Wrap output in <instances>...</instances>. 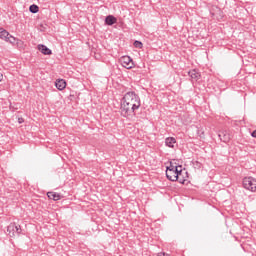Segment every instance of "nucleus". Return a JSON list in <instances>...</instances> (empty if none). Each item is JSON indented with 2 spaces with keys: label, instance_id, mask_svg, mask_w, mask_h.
<instances>
[{
  "label": "nucleus",
  "instance_id": "obj_1",
  "mask_svg": "<svg viewBox=\"0 0 256 256\" xmlns=\"http://www.w3.org/2000/svg\"><path fill=\"white\" fill-rule=\"evenodd\" d=\"M141 107V98L135 92L126 93L120 105V113L122 117H133L135 112Z\"/></svg>",
  "mask_w": 256,
  "mask_h": 256
},
{
  "label": "nucleus",
  "instance_id": "obj_2",
  "mask_svg": "<svg viewBox=\"0 0 256 256\" xmlns=\"http://www.w3.org/2000/svg\"><path fill=\"white\" fill-rule=\"evenodd\" d=\"M181 171V166L175 165V163L170 162L166 167V177L169 181H177V175Z\"/></svg>",
  "mask_w": 256,
  "mask_h": 256
},
{
  "label": "nucleus",
  "instance_id": "obj_3",
  "mask_svg": "<svg viewBox=\"0 0 256 256\" xmlns=\"http://www.w3.org/2000/svg\"><path fill=\"white\" fill-rule=\"evenodd\" d=\"M242 187L246 189V191H250L251 193H256V178L252 176L243 178Z\"/></svg>",
  "mask_w": 256,
  "mask_h": 256
},
{
  "label": "nucleus",
  "instance_id": "obj_4",
  "mask_svg": "<svg viewBox=\"0 0 256 256\" xmlns=\"http://www.w3.org/2000/svg\"><path fill=\"white\" fill-rule=\"evenodd\" d=\"M119 63L124 67V69H135V62L131 56L120 57Z\"/></svg>",
  "mask_w": 256,
  "mask_h": 256
},
{
  "label": "nucleus",
  "instance_id": "obj_5",
  "mask_svg": "<svg viewBox=\"0 0 256 256\" xmlns=\"http://www.w3.org/2000/svg\"><path fill=\"white\" fill-rule=\"evenodd\" d=\"M7 231H8V235L10 237H17V235H21V225L13 222V223H10L8 228H7Z\"/></svg>",
  "mask_w": 256,
  "mask_h": 256
},
{
  "label": "nucleus",
  "instance_id": "obj_6",
  "mask_svg": "<svg viewBox=\"0 0 256 256\" xmlns=\"http://www.w3.org/2000/svg\"><path fill=\"white\" fill-rule=\"evenodd\" d=\"M189 179V175L187 174V170L183 169L182 166H180V171H178V174L176 176V181L179 183H185Z\"/></svg>",
  "mask_w": 256,
  "mask_h": 256
},
{
  "label": "nucleus",
  "instance_id": "obj_7",
  "mask_svg": "<svg viewBox=\"0 0 256 256\" xmlns=\"http://www.w3.org/2000/svg\"><path fill=\"white\" fill-rule=\"evenodd\" d=\"M55 87L56 89H58V91H65V89L67 88V81H65L64 79H57L55 81Z\"/></svg>",
  "mask_w": 256,
  "mask_h": 256
},
{
  "label": "nucleus",
  "instance_id": "obj_8",
  "mask_svg": "<svg viewBox=\"0 0 256 256\" xmlns=\"http://www.w3.org/2000/svg\"><path fill=\"white\" fill-rule=\"evenodd\" d=\"M220 141H223V143H229V141H231V133L227 132V131H222L219 135H218Z\"/></svg>",
  "mask_w": 256,
  "mask_h": 256
},
{
  "label": "nucleus",
  "instance_id": "obj_9",
  "mask_svg": "<svg viewBox=\"0 0 256 256\" xmlns=\"http://www.w3.org/2000/svg\"><path fill=\"white\" fill-rule=\"evenodd\" d=\"M37 49L42 53V55H53V51L43 44H39Z\"/></svg>",
  "mask_w": 256,
  "mask_h": 256
},
{
  "label": "nucleus",
  "instance_id": "obj_10",
  "mask_svg": "<svg viewBox=\"0 0 256 256\" xmlns=\"http://www.w3.org/2000/svg\"><path fill=\"white\" fill-rule=\"evenodd\" d=\"M189 77H191V79H194L195 81H199V79H201V72H199L196 69L190 70L188 72Z\"/></svg>",
  "mask_w": 256,
  "mask_h": 256
},
{
  "label": "nucleus",
  "instance_id": "obj_11",
  "mask_svg": "<svg viewBox=\"0 0 256 256\" xmlns=\"http://www.w3.org/2000/svg\"><path fill=\"white\" fill-rule=\"evenodd\" d=\"M166 147H170V149L175 148V145H177V140L173 137H168L165 140Z\"/></svg>",
  "mask_w": 256,
  "mask_h": 256
},
{
  "label": "nucleus",
  "instance_id": "obj_12",
  "mask_svg": "<svg viewBox=\"0 0 256 256\" xmlns=\"http://www.w3.org/2000/svg\"><path fill=\"white\" fill-rule=\"evenodd\" d=\"M47 197L52 199V201H59L61 199V194L57 192H48Z\"/></svg>",
  "mask_w": 256,
  "mask_h": 256
},
{
  "label": "nucleus",
  "instance_id": "obj_13",
  "mask_svg": "<svg viewBox=\"0 0 256 256\" xmlns=\"http://www.w3.org/2000/svg\"><path fill=\"white\" fill-rule=\"evenodd\" d=\"M14 47H17V49L25 50L27 45L25 44V41L17 38L16 44H14Z\"/></svg>",
  "mask_w": 256,
  "mask_h": 256
},
{
  "label": "nucleus",
  "instance_id": "obj_14",
  "mask_svg": "<svg viewBox=\"0 0 256 256\" xmlns=\"http://www.w3.org/2000/svg\"><path fill=\"white\" fill-rule=\"evenodd\" d=\"M106 25H115L117 23V18L113 15H109L105 19Z\"/></svg>",
  "mask_w": 256,
  "mask_h": 256
},
{
  "label": "nucleus",
  "instance_id": "obj_15",
  "mask_svg": "<svg viewBox=\"0 0 256 256\" xmlns=\"http://www.w3.org/2000/svg\"><path fill=\"white\" fill-rule=\"evenodd\" d=\"M11 34L9 33V31L5 30L4 28L1 29V32H0V39H2L3 41H7L8 37L10 36Z\"/></svg>",
  "mask_w": 256,
  "mask_h": 256
},
{
  "label": "nucleus",
  "instance_id": "obj_16",
  "mask_svg": "<svg viewBox=\"0 0 256 256\" xmlns=\"http://www.w3.org/2000/svg\"><path fill=\"white\" fill-rule=\"evenodd\" d=\"M17 39V37L10 34L6 40V43H10V45L15 46V44L17 43Z\"/></svg>",
  "mask_w": 256,
  "mask_h": 256
},
{
  "label": "nucleus",
  "instance_id": "obj_17",
  "mask_svg": "<svg viewBox=\"0 0 256 256\" xmlns=\"http://www.w3.org/2000/svg\"><path fill=\"white\" fill-rule=\"evenodd\" d=\"M29 11L30 13H39V6H37L36 4H32L29 7Z\"/></svg>",
  "mask_w": 256,
  "mask_h": 256
},
{
  "label": "nucleus",
  "instance_id": "obj_18",
  "mask_svg": "<svg viewBox=\"0 0 256 256\" xmlns=\"http://www.w3.org/2000/svg\"><path fill=\"white\" fill-rule=\"evenodd\" d=\"M197 135H198V137H201V139H205V129L204 128H198Z\"/></svg>",
  "mask_w": 256,
  "mask_h": 256
},
{
  "label": "nucleus",
  "instance_id": "obj_19",
  "mask_svg": "<svg viewBox=\"0 0 256 256\" xmlns=\"http://www.w3.org/2000/svg\"><path fill=\"white\" fill-rule=\"evenodd\" d=\"M134 47H136L137 49H143V43L141 41H135L134 42Z\"/></svg>",
  "mask_w": 256,
  "mask_h": 256
},
{
  "label": "nucleus",
  "instance_id": "obj_20",
  "mask_svg": "<svg viewBox=\"0 0 256 256\" xmlns=\"http://www.w3.org/2000/svg\"><path fill=\"white\" fill-rule=\"evenodd\" d=\"M251 135L256 139V130H254Z\"/></svg>",
  "mask_w": 256,
  "mask_h": 256
},
{
  "label": "nucleus",
  "instance_id": "obj_21",
  "mask_svg": "<svg viewBox=\"0 0 256 256\" xmlns=\"http://www.w3.org/2000/svg\"><path fill=\"white\" fill-rule=\"evenodd\" d=\"M3 81V73L0 72V83Z\"/></svg>",
  "mask_w": 256,
  "mask_h": 256
},
{
  "label": "nucleus",
  "instance_id": "obj_22",
  "mask_svg": "<svg viewBox=\"0 0 256 256\" xmlns=\"http://www.w3.org/2000/svg\"><path fill=\"white\" fill-rule=\"evenodd\" d=\"M18 123H23V118H19Z\"/></svg>",
  "mask_w": 256,
  "mask_h": 256
}]
</instances>
